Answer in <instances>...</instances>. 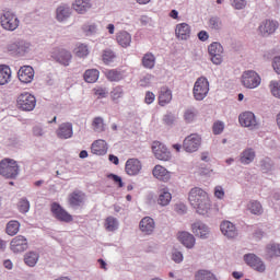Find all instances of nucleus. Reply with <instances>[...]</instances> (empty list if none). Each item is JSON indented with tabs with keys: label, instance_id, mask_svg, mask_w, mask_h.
<instances>
[{
	"label": "nucleus",
	"instance_id": "nucleus-1",
	"mask_svg": "<svg viewBox=\"0 0 280 280\" xmlns=\"http://www.w3.org/2000/svg\"><path fill=\"white\" fill-rule=\"evenodd\" d=\"M19 163L15 160L5 158L0 161V176L14 179L19 176Z\"/></svg>",
	"mask_w": 280,
	"mask_h": 280
},
{
	"label": "nucleus",
	"instance_id": "nucleus-14",
	"mask_svg": "<svg viewBox=\"0 0 280 280\" xmlns=\"http://www.w3.org/2000/svg\"><path fill=\"white\" fill-rule=\"evenodd\" d=\"M244 260L247 266L254 268L258 272H264L266 270V265L261 261V258L257 257L255 254H246Z\"/></svg>",
	"mask_w": 280,
	"mask_h": 280
},
{
	"label": "nucleus",
	"instance_id": "nucleus-40",
	"mask_svg": "<svg viewBox=\"0 0 280 280\" xmlns=\"http://www.w3.org/2000/svg\"><path fill=\"white\" fill-rule=\"evenodd\" d=\"M195 280H218V277L209 270L201 269L195 275Z\"/></svg>",
	"mask_w": 280,
	"mask_h": 280
},
{
	"label": "nucleus",
	"instance_id": "nucleus-63",
	"mask_svg": "<svg viewBox=\"0 0 280 280\" xmlns=\"http://www.w3.org/2000/svg\"><path fill=\"white\" fill-rule=\"evenodd\" d=\"M3 266L7 268V270H12L14 265L12 264V260L8 259L3 261Z\"/></svg>",
	"mask_w": 280,
	"mask_h": 280
},
{
	"label": "nucleus",
	"instance_id": "nucleus-17",
	"mask_svg": "<svg viewBox=\"0 0 280 280\" xmlns=\"http://www.w3.org/2000/svg\"><path fill=\"white\" fill-rule=\"evenodd\" d=\"M202 198L209 199V194H207L202 188L195 187L189 191L188 200L190 205L201 203Z\"/></svg>",
	"mask_w": 280,
	"mask_h": 280
},
{
	"label": "nucleus",
	"instance_id": "nucleus-53",
	"mask_svg": "<svg viewBox=\"0 0 280 280\" xmlns=\"http://www.w3.org/2000/svg\"><path fill=\"white\" fill-rule=\"evenodd\" d=\"M93 91H94V95H96L98 100H104V97L108 95V91H106L105 88H95Z\"/></svg>",
	"mask_w": 280,
	"mask_h": 280
},
{
	"label": "nucleus",
	"instance_id": "nucleus-61",
	"mask_svg": "<svg viewBox=\"0 0 280 280\" xmlns=\"http://www.w3.org/2000/svg\"><path fill=\"white\" fill-rule=\"evenodd\" d=\"M109 178H112V180H114V183H117L118 187H124V182L121 180V177H119L118 175L110 174Z\"/></svg>",
	"mask_w": 280,
	"mask_h": 280
},
{
	"label": "nucleus",
	"instance_id": "nucleus-6",
	"mask_svg": "<svg viewBox=\"0 0 280 280\" xmlns=\"http://www.w3.org/2000/svg\"><path fill=\"white\" fill-rule=\"evenodd\" d=\"M202 143V138L198 133H191L190 136L186 137L183 142V149L185 152L192 153L198 152Z\"/></svg>",
	"mask_w": 280,
	"mask_h": 280
},
{
	"label": "nucleus",
	"instance_id": "nucleus-4",
	"mask_svg": "<svg viewBox=\"0 0 280 280\" xmlns=\"http://www.w3.org/2000/svg\"><path fill=\"white\" fill-rule=\"evenodd\" d=\"M192 95L197 102H202L209 95V80L207 78L200 77L197 79L192 89Z\"/></svg>",
	"mask_w": 280,
	"mask_h": 280
},
{
	"label": "nucleus",
	"instance_id": "nucleus-35",
	"mask_svg": "<svg viewBox=\"0 0 280 280\" xmlns=\"http://www.w3.org/2000/svg\"><path fill=\"white\" fill-rule=\"evenodd\" d=\"M57 21L62 23V21H67L69 16H71V9L67 5H61L57 9Z\"/></svg>",
	"mask_w": 280,
	"mask_h": 280
},
{
	"label": "nucleus",
	"instance_id": "nucleus-24",
	"mask_svg": "<svg viewBox=\"0 0 280 280\" xmlns=\"http://www.w3.org/2000/svg\"><path fill=\"white\" fill-rule=\"evenodd\" d=\"M191 231L197 237H201V240L209 237V228L200 221L191 225Z\"/></svg>",
	"mask_w": 280,
	"mask_h": 280
},
{
	"label": "nucleus",
	"instance_id": "nucleus-57",
	"mask_svg": "<svg viewBox=\"0 0 280 280\" xmlns=\"http://www.w3.org/2000/svg\"><path fill=\"white\" fill-rule=\"evenodd\" d=\"M232 5L236 10H243V8H246V0H233Z\"/></svg>",
	"mask_w": 280,
	"mask_h": 280
},
{
	"label": "nucleus",
	"instance_id": "nucleus-58",
	"mask_svg": "<svg viewBox=\"0 0 280 280\" xmlns=\"http://www.w3.org/2000/svg\"><path fill=\"white\" fill-rule=\"evenodd\" d=\"M272 68L273 71L280 75V56L273 58Z\"/></svg>",
	"mask_w": 280,
	"mask_h": 280
},
{
	"label": "nucleus",
	"instance_id": "nucleus-15",
	"mask_svg": "<svg viewBox=\"0 0 280 280\" xmlns=\"http://www.w3.org/2000/svg\"><path fill=\"white\" fill-rule=\"evenodd\" d=\"M142 167L143 166L141 164V161H139V159L132 158L127 160L125 164V172L126 174H128V176H137L138 174H140Z\"/></svg>",
	"mask_w": 280,
	"mask_h": 280
},
{
	"label": "nucleus",
	"instance_id": "nucleus-48",
	"mask_svg": "<svg viewBox=\"0 0 280 280\" xmlns=\"http://www.w3.org/2000/svg\"><path fill=\"white\" fill-rule=\"evenodd\" d=\"M196 117H198V113L196 109H186L184 113V119L186 124H191L192 121H196Z\"/></svg>",
	"mask_w": 280,
	"mask_h": 280
},
{
	"label": "nucleus",
	"instance_id": "nucleus-49",
	"mask_svg": "<svg viewBox=\"0 0 280 280\" xmlns=\"http://www.w3.org/2000/svg\"><path fill=\"white\" fill-rule=\"evenodd\" d=\"M269 86L273 97H278V100H280V82L271 81Z\"/></svg>",
	"mask_w": 280,
	"mask_h": 280
},
{
	"label": "nucleus",
	"instance_id": "nucleus-26",
	"mask_svg": "<svg viewBox=\"0 0 280 280\" xmlns=\"http://www.w3.org/2000/svg\"><path fill=\"white\" fill-rule=\"evenodd\" d=\"M153 176L158 178V180H162L163 183H167L172 175L167 171V168L163 167L162 165H155L153 168Z\"/></svg>",
	"mask_w": 280,
	"mask_h": 280
},
{
	"label": "nucleus",
	"instance_id": "nucleus-34",
	"mask_svg": "<svg viewBox=\"0 0 280 280\" xmlns=\"http://www.w3.org/2000/svg\"><path fill=\"white\" fill-rule=\"evenodd\" d=\"M84 81L89 84L95 83L96 80H100V70L97 69H89L84 72Z\"/></svg>",
	"mask_w": 280,
	"mask_h": 280
},
{
	"label": "nucleus",
	"instance_id": "nucleus-41",
	"mask_svg": "<svg viewBox=\"0 0 280 280\" xmlns=\"http://www.w3.org/2000/svg\"><path fill=\"white\" fill-rule=\"evenodd\" d=\"M21 223L19 221H9L5 228L7 233L12 237L19 233Z\"/></svg>",
	"mask_w": 280,
	"mask_h": 280
},
{
	"label": "nucleus",
	"instance_id": "nucleus-47",
	"mask_svg": "<svg viewBox=\"0 0 280 280\" xmlns=\"http://www.w3.org/2000/svg\"><path fill=\"white\" fill-rule=\"evenodd\" d=\"M74 55L78 58H86V56L89 55V46L84 44H78L74 48Z\"/></svg>",
	"mask_w": 280,
	"mask_h": 280
},
{
	"label": "nucleus",
	"instance_id": "nucleus-5",
	"mask_svg": "<svg viewBox=\"0 0 280 280\" xmlns=\"http://www.w3.org/2000/svg\"><path fill=\"white\" fill-rule=\"evenodd\" d=\"M51 58L55 59L56 62L62 65L63 67H69L71 65V60H73V55L71 51L65 48H55L51 51Z\"/></svg>",
	"mask_w": 280,
	"mask_h": 280
},
{
	"label": "nucleus",
	"instance_id": "nucleus-18",
	"mask_svg": "<svg viewBox=\"0 0 280 280\" xmlns=\"http://www.w3.org/2000/svg\"><path fill=\"white\" fill-rule=\"evenodd\" d=\"M175 36L178 40H189L191 37V26L187 23H179L175 26Z\"/></svg>",
	"mask_w": 280,
	"mask_h": 280
},
{
	"label": "nucleus",
	"instance_id": "nucleus-39",
	"mask_svg": "<svg viewBox=\"0 0 280 280\" xmlns=\"http://www.w3.org/2000/svg\"><path fill=\"white\" fill-rule=\"evenodd\" d=\"M253 161H255V151L253 149H247L241 154V163L243 165H249Z\"/></svg>",
	"mask_w": 280,
	"mask_h": 280
},
{
	"label": "nucleus",
	"instance_id": "nucleus-10",
	"mask_svg": "<svg viewBox=\"0 0 280 280\" xmlns=\"http://www.w3.org/2000/svg\"><path fill=\"white\" fill-rule=\"evenodd\" d=\"M152 150L158 161H171L172 152H170V149H167V147H165V144L162 142L154 141L152 144Z\"/></svg>",
	"mask_w": 280,
	"mask_h": 280
},
{
	"label": "nucleus",
	"instance_id": "nucleus-38",
	"mask_svg": "<svg viewBox=\"0 0 280 280\" xmlns=\"http://www.w3.org/2000/svg\"><path fill=\"white\" fill-rule=\"evenodd\" d=\"M109 97L112 102H115V104H119V100L124 97V88L121 85L113 88V90L109 93Z\"/></svg>",
	"mask_w": 280,
	"mask_h": 280
},
{
	"label": "nucleus",
	"instance_id": "nucleus-29",
	"mask_svg": "<svg viewBox=\"0 0 280 280\" xmlns=\"http://www.w3.org/2000/svg\"><path fill=\"white\" fill-rule=\"evenodd\" d=\"M158 100L160 106H167L172 102V90L165 86L161 88Z\"/></svg>",
	"mask_w": 280,
	"mask_h": 280
},
{
	"label": "nucleus",
	"instance_id": "nucleus-51",
	"mask_svg": "<svg viewBox=\"0 0 280 280\" xmlns=\"http://www.w3.org/2000/svg\"><path fill=\"white\" fill-rule=\"evenodd\" d=\"M209 27L211 30H221L222 28V21L220 18H211L209 20Z\"/></svg>",
	"mask_w": 280,
	"mask_h": 280
},
{
	"label": "nucleus",
	"instance_id": "nucleus-12",
	"mask_svg": "<svg viewBox=\"0 0 280 280\" xmlns=\"http://www.w3.org/2000/svg\"><path fill=\"white\" fill-rule=\"evenodd\" d=\"M208 51L211 56V61L213 65H222V54L224 52V48L222 44L214 42L208 47Z\"/></svg>",
	"mask_w": 280,
	"mask_h": 280
},
{
	"label": "nucleus",
	"instance_id": "nucleus-33",
	"mask_svg": "<svg viewBox=\"0 0 280 280\" xmlns=\"http://www.w3.org/2000/svg\"><path fill=\"white\" fill-rule=\"evenodd\" d=\"M105 78H107L109 82H120V80H124V72L117 69L107 70Z\"/></svg>",
	"mask_w": 280,
	"mask_h": 280
},
{
	"label": "nucleus",
	"instance_id": "nucleus-55",
	"mask_svg": "<svg viewBox=\"0 0 280 280\" xmlns=\"http://www.w3.org/2000/svg\"><path fill=\"white\" fill-rule=\"evenodd\" d=\"M224 188L222 186H215L214 187V198H218V200H224Z\"/></svg>",
	"mask_w": 280,
	"mask_h": 280
},
{
	"label": "nucleus",
	"instance_id": "nucleus-54",
	"mask_svg": "<svg viewBox=\"0 0 280 280\" xmlns=\"http://www.w3.org/2000/svg\"><path fill=\"white\" fill-rule=\"evenodd\" d=\"M83 32H85L86 36H91V34H95V32H97V25H95V24H85L83 26Z\"/></svg>",
	"mask_w": 280,
	"mask_h": 280
},
{
	"label": "nucleus",
	"instance_id": "nucleus-43",
	"mask_svg": "<svg viewBox=\"0 0 280 280\" xmlns=\"http://www.w3.org/2000/svg\"><path fill=\"white\" fill-rule=\"evenodd\" d=\"M92 128L94 132H104V130H106V124H104V118L95 117L92 121Z\"/></svg>",
	"mask_w": 280,
	"mask_h": 280
},
{
	"label": "nucleus",
	"instance_id": "nucleus-2",
	"mask_svg": "<svg viewBox=\"0 0 280 280\" xmlns=\"http://www.w3.org/2000/svg\"><path fill=\"white\" fill-rule=\"evenodd\" d=\"M19 18H16L14 12L7 10L0 14V25L7 32H14V30L19 28Z\"/></svg>",
	"mask_w": 280,
	"mask_h": 280
},
{
	"label": "nucleus",
	"instance_id": "nucleus-37",
	"mask_svg": "<svg viewBox=\"0 0 280 280\" xmlns=\"http://www.w3.org/2000/svg\"><path fill=\"white\" fill-rule=\"evenodd\" d=\"M154 65H156V57L152 52H147L142 57V66L144 69H154Z\"/></svg>",
	"mask_w": 280,
	"mask_h": 280
},
{
	"label": "nucleus",
	"instance_id": "nucleus-56",
	"mask_svg": "<svg viewBox=\"0 0 280 280\" xmlns=\"http://www.w3.org/2000/svg\"><path fill=\"white\" fill-rule=\"evenodd\" d=\"M156 100V95H154L152 92L148 91L144 96V104H153Z\"/></svg>",
	"mask_w": 280,
	"mask_h": 280
},
{
	"label": "nucleus",
	"instance_id": "nucleus-13",
	"mask_svg": "<svg viewBox=\"0 0 280 280\" xmlns=\"http://www.w3.org/2000/svg\"><path fill=\"white\" fill-rule=\"evenodd\" d=\"M238 121L243 128H250V130H255L257 128V118L253 112H244L238 116Z\"/></svg>",
	"mask_w": 280,
	"mask_h": 280
},
{
	"label": "nucleus",
	"instance_id": "nucleus-9",
	"mask_svg": "<svg viewBox=\"0 0 280 280\" xmlns=\"http://www.w3.org/2000/svg\"><path fill=\"white\" fill-rule=\"evenodd\" d=\"M50 211L52 213V215L59 220V222H73V215L69 214L67 210H65V208H62V206H60V203L58 202H52L50 206Z\"/></svg>",
	"mask_w": 280,
	"mask_h": 280
},
{
	"label": "nucleus",
	"instance_id": "nucleus-7",
	"mask_svg": "<svg viewBox=\"0 0 280 280\" xmlns=\"http://www.w3.org/2000/svg\"><path fill=\"white\" fill-rule=\"evenodd\" d=\"M18 108L30 112L36 108V97L30 93H22L18 97Z\"/></svg>",
	"mask_w": 280,
	"mask_h": 280
},
{
	"label": "nucleus",
	"instance_id": "nucleus-32",
	"mask_svg": "<svg viewBox=\"0 0 280 280\" xmlns=\"http://www.w3.org/2000/svg\"><path fill=\"white\" fill-rule=\"evenodd\" d=\"M172 202V194L170 192V189L162 188L160 190L158 203L161 205V207H167Z\"/></svg>",
	"mask_w": 280,
	"mask_h": 280
},
{
	"label": "nucleus",
	"instance_id": "nucleus-11",
	"mask_svg": "<svg viewBox=\"0 0 280 280\" xmlns=\"http://www.w3.org/2000/svg\"><path fill=\"white\" fill-rule=\"evenodd\" d=\"M28 247L27 238L23 235H18L11 240L10 248L12 253H25Z\"/></svg>",
	"mask_w": 280,
	"mask_h": 280
},
{
	"label": "nucleus",
	"instance_id": "nucleus-20",
	"mask_svg": "<svg viewBox=\"0 0 280 280\" xmlns=\"http://www.w3.org/2000/svg\"><path fill=\"white\" fill-rule=\"evenodd\" d=\"M221 233L229 237L230 240H233L234 237H237V228H235V224H233L231 221H223L220 225Z\"/></svg>",
	"mask_w": 280,
	"mask_h": 280
},
{
	"label": "nucleus",
	"instance_id": "nucleus-22",
	"mask_svg": "<svg viewBox=\"0 0 280 280\" xmlns=\"http://www.w3.org/2000/svg\"><path fill=\"white\" fill-rule=\"evenodd\" d=\"M59 139H71L73 137V125L71 122H63L56 131Z\"/></svg>",
	"mask_w": 280,
	"mask_h": 280
},
{
	"label": "nucleus",
	"instance_id": "nucleus-3",
	"mask_svg": "<svg viewBox=\"0 0 280 280\" xmlns=\"http://www.w3.org/2000/svg\"><path fill=\"white\" fill-rule=\"evenodd\" d=\"M241 83L245 89H257L261 84V77L255 70H246L241 77Z\"/></svg>",
	"mask_w": 280,
	"mask_h": 280
},
{
	"label": "nucleus",
	"instance_id": "nucleus-16",
	"mask_svg": "<svg viewBox=\"0 0 280 280\" xmlns=\"http://www.w3.org/2000/svg\"><path fill=\"white\" fill-rule=\"evenodd\" d=\"M34 68L31 66H23L18 71V78L23 84H30L34 81Z\"/></svg>",
	"mask_w": 280,
	"mask_h": 280
},
{
	"label": "nucleus",
	"instance_id": "nucleus-36",
	"mask_svg": "<svg viewBox=\"0 0 280 280\" xmlns=\"http://www.w3.org/2000/svg\"><path fill=\"white\" fill-rule=\"evenodd\" d=\"M266 257H268V259L280 257V245L275 243L267 245Z\"/></svg>",
	"mask_w": 280,
	"mask_h": 280
},
{
	"label": "nucleus",
	"instance_id": "nucleus-19",
	"mask_svg": "<svg viewBox=\"0 0 280 280\" xmlns=\"http://www.w3.org/2000/svg\"><path fill=\"white\" fill-rule=\"evenodd\" d=\"M86 200V194L82 190H74L68 196V203L70 207H82Z\"/></svg>",
	"mask_w": 280,
	"mask_h": 280
},
{
	"label": "nucleus",
	"instance_id": "nucleus-23",
	"mask_svg": "<svg viewBox=\"0 0 280 280\" xmlns=\"http://www.w3.org/2000/svg\"><path fill=\"white\" fill-rule=\"evenodd\" d=\"M177 240L186 248H194V246H196V237L189 232H178Z\"/></svg>",
	"mask_w": 280,
	"mask_h": 280
},
{
	"label": "nucleus",
	"instance_id": "nucleus-44",
	"mask_svg": "<svg viewBox=\"0 0 280 280\" xmlns=\"http://www.w3.org/2000/svg\"><path fill=\"white\" fill-rule=\"evenodd\" d=\"M115 58H117V55H115V51L112 49L103 50L102 60L104 65H110L112 62H115Z\"/></svg>",
	"mask_w": 280,
	"mask_h": 280
},
{
	"label": "nucleus",
	"instance_id": "nucleus-46",
	"mask_svg": "<svg viewBox=\"0 0 280 280\" xmlns=\"http://www.w3.org/2000/svg\"><path fill=\"white\" fill-rule=\"evenodd\" d=\"M24 261H25L26 266L34 268V266H36V264L38 262V254H36L34 252L27 253L24 257Z\"/></svg>",
	"mask_w": 280,
	"mask_h": 280
},
{
	"label": "nucleus",
	"instance_id": "nucleus-28",
	"mask_svg": "<svg viewBox=\"0 0 280 280\" xmlns=\"http://www.w3.org/2000/svg\"><path fill=\"white\" fill-rule=\"evenodd\" d=\"M191 207L196 209L199 215H207V213L211 211V199H206V197H202V201L200 203L191 205Z\"/></svg>",
	"mask_w": 280,
	"mask_h": 280
},
{
	"label": "nucleus",
	"instance_id": "nucleus-8",
	"mask_svg": "<svg viewBox=\"0 0 280 280\" xmlns=\"http://www.w3.org/2000/svg\"><path fill=\"white\" fill-rule=\"evenodd\" d=\"M279 30V22L275 20H264L258 26V34L262 37L271 36Z\"/></svg>",
	"mask_w": 280,
	"mask_h": 280
},
{
	"label": "nucleus",
	"instance_id": "nucleus-27",
	"mask_svg": "<svg viewBox=\"0 0 280 280\" xmlns=\"http://www.w3.org/2000/svg\"><path fill=\"white\" fill-rule=\"evenodd\" d=\"M91 0H74L72 8L78 14H84L92 8Z\"/></svg>",
	"mask_w": 280,
	"mask_h": 280
},
{
	"label": "nucleus",
	"instance_id": "nucleus-45",
	"mask_svg": "<svg viewBox=\"0 0 280 280\" xmlns=\"http://www.w3.org/2000/svg\"><path fill=\"white\" fill-rule=\"evenodd\" d=\"M247 209L254 215H261V213H264V208L261 207V203H259V201H250L247 206Z\"/></svg>",
	"mask_w": 280,
	"mask_h": 280
},
{
	"label": "nucleus",
	"instance_id": "nucleus-62",
	"mask_svg": "<svg viewBox=\"0 0 280 280\" xmlns=\"http://www.w3.org/2000/svg\"><path fill=\"white\" fill-rule=\"evenodd\" d=\"M198 38H199V40H202V42L208 40L209 34L206 31H200L198 33Z\"/></svg>",
	"mask_w": 280,
	"mask_h": 280
},
{
	"label": "nucleus",
	"instance_id": "nucleus-25",
	"mask_svg": "<svg viewBox=\"0 0 280 280\" xmlns=\"http://www.w3.org/2000/svg\"><path fill=\"white\" fill-rule=\"evenodd\" d=\"M12 82V69L10 66L0 65V86H5Z\"/></svg>",
	"mask_w": 280,
	"mask_h": 280
},
{
	"label": "nucleus",
	"instance_id": "nucleus-21",
	"mask_svg": "<svg viewBox=\"0 0 280 280\" xmlns=\"http://www.w3.org/2000/svg\"><path fill=\"white\" fill-rule=\"evenodd\" d=\"M91 152L96 156H104L108 152V143L102 139L95 140L91 145Z\"/></svg>",
	"mask_w": 280,
	"mask_h": 280
},
{
	"label": "nucleus",
	"instance_id": "nucleus-42",
	"mask_svg": "<svg viewBox=\"0 0 280 280\" xmlns=\"http://www.w3.org/2000/svg\"><path fill=\"white\" fill-rule=\"evenodd\" d=\"M104 228L109 232L117 231V229H119V222L114 217H107L105 219Z\"/></svg>",
	"mask_w": 280,
	"mask_h": 280
},
{
	"label": "nucleus",
	"instance_id": "nucleus-31",
	"mask_svg": "<svg viewBox=\"0 0 280 280\" xmlns=\"http://www.w3.org/2000/svg\"><path fill=\"white\" fill-rule=\"evenodd\" d=\"M116 40L120 47H130V44L132 43V36L130 33L122 31L117 34Z\"/></svg>",
	"mask_w": 280,
	"mask_h": 280
},
{
	"label": "nucleus",
	"instance_id": "nucleus-52",
	"mask_svg": "<svg viewBox=\"0 0 280 280\" xmlns=\"http://www.w3.org/2000/svg\"><path fill=\"white\" fill-rule=\"evenodd\" d=\"M213 135H222L224 132V122L217 120L212 126Z\"/></svg>",
	"mask_w": 280,
	"mask_h": 280
},
{
	"label": "nucleus",
	"instance_id": "nucleus-50",
	"mask_svg": "<svg viewBox=\"0 0 280 280\" xmlns=\"http://www.w3.org/2000/svg\"><path fill=\"white\" fill-rule=\"evenodd\" d=\"M20 213H27L30 211V201L27 199H21L18 203Z\"/></svg>",
	"mask_w": 280,
	"mask_h": 280
},
{
	"label": "nucleus",
	"instance_id": "nucleus-59",
	"mask_svg": "<svg viewBox=\"0 0 280 280\" xmlns=\"http://www.w3.org/2000/svg\"><path fill=\"white\" fill-rule=\"evenodd\" d=\"M172 259L173 261H175V264H180V261H183V253L180 252L173 253Z\"/></svg>",
	"mask_w": 280,
	"mask_h": 280
},
{
	"label": "nucleus",
	"instance_id": "nucleus-30",
	"mask_svg": "<svg viewBox=\"0 0 280 280\" xmlns=\"http://www.w3.org/2000/svg\"><path fill=\"white\" fill-rule=\"evenodd\" d=\"M140 231L150 235L154 231V219L145 217L140 221Z\"/></svg>",
	"mask_w": 280,
	"mask_h": 280
},
{
	"label": "nucleus",
	"instance_id": "nucleus-64",
	"mask_svg": "<svg viewBox=\"0 0 280 280\" xmlns=\"http://www.w3.org/2000/svg\"><path fill=\"white\" fill-rule=\"evenodd\" d=\"M109 161L110 163H114V165H117L119 163V158H117V155L109 154Z\"/></svg>",
	"mask_w": 280,
	"mask_h": 280
},
{
	"label": "nucleus",
	"instance_id": "nucleus-60",
	"mask_svg": "<svg viewBox=\"0 0 280 280\" xmlns=\"http://www.w3.org/2000/svg\"><path fill=\"white\" fill-rule=\"evenodd\" d=\"M174 115L172 114H168V115H165L164 118H163V121L164 124H166V126H172V124H174Z\"/></svg>",
	"mask_w": 280,
	"mask_h": 280
}]
</instances>
